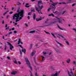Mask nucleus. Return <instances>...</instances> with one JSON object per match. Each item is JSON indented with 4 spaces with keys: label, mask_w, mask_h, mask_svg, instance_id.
Segmentation results:
<instances>
[{
    "label": "nucleus",
    "mask_w": 76,
    "mask_h": 76,
    "mask_svg": "<svg viewBox=\"0 0 76 76\" xmlns=\"http://www.w3.org/2000/svg\"><path fill=\"white\" fill-rule=\"evenodd\" d=\"M23 10H21L20 12L18 13H16L12 17L13 19L16 20V22L20 21V20L22 19V18L23 17Z\"/></svg>",
    "instance_id": "obj_1"
},
{
    "label": "nucleus",
    "mask_w": 76,
    "mask_h": 76,
    "mask_svg": "<svg viewBox=\"0 0 76 76\" xmlns=\"http://www.w3.org/2000/svg\"><path fill=\"white\" fill-rule=\"evenodd\" d=\"M25 58L26 60L27 64L29 66V67L30 69L31 70H32V66H31V64L29 63V60H28V59L27 58Z\"/></svg>",
    "instance_id": "obj_2"
},
{
    "label": "nucleus",
    "mask_w": 76,
    "mask_h": 76,
    "mask_svg": "<svg viewBox=\"0 0 76 76\" xmlns=\"http://www.w3.org/2000/svg\"><path fill=\"white\" fill-rule=\"evenodd\" d=\"M7 44H8L9 45L10 49L11 50H12V49H13V48H14V47H13V45H12L11 43H10V42H7Z\"/></svg>",
    "instance_id": "obj_3"
},
{
    "label": "nucleus",
    "mask_w": 76,
    "mask_h": 76,
    "mask_svg": "<svg viewBox=\"0 0 76 76\" xmlns=\"http://www.w3.org/2000/svg\"><path fill=\"white\" fill-rule=\"evenodd\" d=\"M55 34H56V35H59V36L61 37H62V38H63V39H64V37L63 36H62V34H61L59 33H55Z\"/></svg>",
    "instance_id": "obj_4"
},
{
    "label": "nucleus",
    "mask_w": 76,
    "mask_h": 76,
    "mask_svg": "<svg viewBox=\"0 0 76 76\" xmlns=\"http://www.w3.org/2000/svg\"><path fill=\"white\" fill-rule=\"evenodd\" d=\"M56 42H57V43H58V44H59V45H60V46H61V47H63V44H61V43H60L57 41L56 40Z\"/></svg>",
    "instance_id": "obj_5"
},
{
    "label": "nucleus",
    "mask_w": 76,
    "mask_h": 76,
    "mask_svg": "<svg viewBox=\"0 0 76 76\" xmlns=\"http://www.w3.org/2000/svg\"><path fill=\"white\" fill-rule=\"evenodd\" d=\"M35 53H36L35 51L32 52L31 53V56H32V57L34 56V55L35 54Z\"/></svg>",
    "instance_id": "obj_6"
},
{
    "label": "nucleus",
    "mask_w": 76,
    "mask_h": 76,
    "mask_svg": "<svg viewBox=\"0 0 76 76\" xmlns=\"http://www.w3.org/2000/svg\"><path fill=\"white\" fill-rule=\"evenodd\" d=\"M17 73V71H13L12 72H11V75H15Z\"/></svg>",
    "instance_id": "obj_7"
},
{
    "label": "nucleus",
    "mask_w": 76,
    "mask_h": 76,
    "mask_svg": "<svg viewBox=\"0 0 76 76\" xmlns=\"http://www.w3.org/2000/svg\"><path fill=\"white\" fill-rule=\"evenodd\" d=\"M35 9L37 12H39V14H40V12H39V11L40 12V10H38V8L37 7H35Z\"/></svg>",
    "instance_id": "obj_8"
},
{
    "label": "nucleus",
    "mask_w": 76,
    "mask_h": 76,
    "mask_svg": "<svg viewBox=\"0 0 76 76\" xmlns=\"http://www.w3.org/2000/svg\"><path fill=\"white\" fill-rule=\"evenodd\" d=\"M41 57L42 58V60L41 61V62H44V60H45V59H44V57L42 56H41Z\"/></svg>",
    "instance_id": "obj_9"
},
{
    "label": "nucleus",
    "mask_w": 76,
    "mask_h": 76,
    "mask_svg": "<svg viewBox=\"0 0 76 76\" xmlns=\"http://www.w3.org/2000/svg\"><path fill=\"white\" fill-rule=\"evenodd\" d=\"M58 3V2H56L55 3H53V4H52V5L53 6H56V5H57Z\"/></svg>",
    "instance_id": "obj_10"
},
{
    "label": "nucleus",
    "mask_w": 76,
    "mask_h": 76,
    "mask_svg": "<svg viewBox=\"0 0 76 76\" xmlns=\"http://www.w3.org/2000/svg\"><path fill=\"white\" fill-rule=\"evenodd\" d=\"M36 32H37V31L35 30L29 32V33L30 34H32L33 33H35Z\"/></svg>",
    "instance_id": "obj_11"
},
{
    "label": "nucleus",
    "mask_w": 76,
    "mask_h": 76,
    "mask_svg": "<svg viewBox=\"0 0 76 76\" xmlns=\"http://www.w3.org/2000/svg\"><path fill=\"white\" fill-rule=\"evenodd\" d=\"M42 20V18H41V17H40V18H36V20L37 21H39V20Z\"/></svg>",
    "instance_id": "obj_12"
},
{
    "label": "nucleus",
    "mask_w": 76,
    "mask_h": 76,
    "mask_svg": "<svg viewBox=\"0 0 76 76\" xmlns=\"http://www.w3.org/2000/svg\"><path fill=\"white\" fill-rule=\"evenodd\" d=\"M58 76V73H56L54 75H51V76Z\"/></svg>",
    "instance_id": "obj_13"
},
{
    "label": "nucleus",
    "mask_w": 76,
    "mask_h": 76,
    "mask_svg": "<svg viewBox=\"0 0 76 76\" xmlns=\"http://www.w3.org/2000/svg\"><path fill=\"white\" fill-rule=\"evenodd\" d=\"M66 62V63H68V64L70 63V59H67Z\"/></svg>",
    "instance_id": "obj_14"
},
{
    "label": "nucleus",
    "mask_w": 76,
    "mask_h": 76,
    "mask_svg": "<svg viewBox=\"0 0 76 76\" xmlns=\"http://www.w3.org/2000/svg\"><path fill=\"white\" fill-rule=\"evenodd\" d=\"M22 52L24 53V54H26V49H23L22 50Z\"/></svg>",
    "instance_id": "obj_15"
},
{
    "label": "nucleus",
    "mask_w": 76,
    "mask_h": 76,
    "mask_svg": "<svg viewBox=\"0 0 76 76\" xmlns=\"http://www.w3.org/2000/svg\"><path fill=\"white\" fill-rule=\"evenodd\" d=\"M36 18V15H35V14L34 13L33 16V18L34 20H35Z\"/></svg>",
    "instance_id": "obj_16"
},
{
    "label": "nucleus",
    "mask_w": 76,
    "mask_h": 76,
    "mask_svg": "<svg viewBox=\"0 0 76 76\" xmlns=\"http://www.w3.org/2000/svg\"><path fill=\"white\" fill-rule=\"evenodd\" d=\"M49 16H52L53 17H54L55 16L54 15H53V14H49L48 15Z\"/></svg>",
    "instance_id": "obj_17"
},
{
    "label": "nucleus",
    "mask_w": 76,
    "mask_h": 76,
    "mask_svg": "<svg viewBox=\"0 0 76 76\" xmlns=\"http://www.w3.org/2000/svg\"><path fill=\"white\" fill-rule=\"evenodd\" d=\"M38 7H39V9H40V10H41V9H42V7H43V6H42L41 7V6H39V5Z\"/></svg>",
    "instance_id": "obj_18"
},
{
    "label": "nucleus",
    "mask_w": 76,
    "mask_h": 76,
    "mask_svg": "<svg viewBox=\"0 0 76 76\" xmlns=\"http://www.w3.org/2000/svg\"><path fill=\"white\" fill-rule=\"evenodd\" d=\"M55 51H56V52H57V53H60V51H58V49H57L55 48Z\"/></svg>",
    "instance_id": "obj_19"
},
{
    "label": "nucleus",
    "mask_w": 76,
    "mask_h": 76,
    "mask_svg": "<svg viewBox=\"0 0 76 76\" xmlns=\"http://www.w3.org/2000/svg\"><path fill=\"white\" fill-rule=\"evenodd\" d=\"M33 45V44H31L30 45V46L29 48V49L30 50H31V49H32V46Z\"/></svg>",
    "instance_id": "obj_20"
},
{
    "label": "nucleus",
    "mask_w": 76,
    "mask_h": 76,
    "mask_svg": "<svg viewBox=\"0 0 76 76\" xmlns=\"http://www.w3.org/2000/svg\"><path fill=\"white\" fill-rule=\"evenodd\" d=\"M58 15H59V16H62V15H63V13L62 12H60L59 13Z\"/></svg>",
    "instance_id": "obj_21"
},
{
    "label": "nucleus",
    "mask_w": 76,
    "mask_h": 76,
    "mask_svg": "<svg viewBox=\"0 0 76 76\" xmlns=\"http://www.w3.org/2000/svg\"><path fill=\"white\" fill-rule=\"evenodd\" d=\"M38 4H42V1H38Z\"/></svg>",
    "instance_id": "obj_22"
},
{
    "label": "nucleus",
    "mask_w": 76,
    "mask_h": 76,
    "mask_svg": "<svg viewBox=\"0 0 76 76\" xmlns=\"http://www.w3.org/2000/svg\"><path fill=\"white\" fill-rule=\"evenodd\" d=\"M57 26L58 28H59V29L61 30H63V29L61 28H60V26H58V24L57 25Z\"/></svg>",
    "instance_id": "obj_23"
},
{
    "label": "nucleus",
    "mask_w": 76,
    "mask_h": 76,
    "mask_svg": "<svg viewBox=\"0 0 76 76\" xmlns=\"http://www.w3.org/2000/svg\"><path fill=\"white\" fill-rule=\"evenodd\" d=\"M21 41V40H20V39H18V44L19 45L20 44V42Z\"/></svg>",
    "instance_id": "obj_24"
},
{
    "label": "nucleus",
    "mask_w": 76,
    "mask_h": 76,
    "mask_svg": "<svg viewBox=\"0 0 76 76\" xmlns=\"http://www.w3.org/2000/svg\"><path fill=\"white\" fill-rule=\"evenodd\" d=\"M34 67H35V69L36 71H37V70H39V67H38L37 68V67H36V66H34Z\"/></svg>",
    "instance_id": "obj_25"
},
{
    "label": "nucleus",
    "mask_w": 76,
    "mask_h": 76,
    "mask_svg": "<svg viewBox=\"0 0 76 76\" xmlns=\"http://www.w3.org/2000/svg\"><path fill=\"white\" fill-rule=\"evenodd\" d=\"M55 8H56V7H55V8L53 7H52V9H53L52 11H53V12H54V11L55 10Z\"/></svg>",
    "instance_id": "obj_26"
},
{
    "label": "nucleus",
    "mask_w": 76,
    "mask_h": 76,
    "mask_svg": "<svg viewBox=\"0 0 76 76\" xmlns=\"http://www.w3.org/2000/svg\"><path fill=\"white\" fill-rule=\"evenodd\" d=\"M65 42L66 43V44H67L68 45H70V44H69V42L66 41H65Z\"/></svg>",
    "instance_id": "obj_27"
},
{
    "label": "nucleus",
    "mask_w": 76,
    "mask_h": 76,
    "mask_svg": "<svg viewBox=\"0 0 76 76\" xmlns=\"http://www.w3.org/2000/svg\"><path fill=\"white\" fill-rule=\"evenodd\" d=\"M53 22H51L50 23L49 25H50V26H51L52 25H53Z\"/></svg>",
    "instance_id": "obj_28"
},
{
    "label": "nucleus",
    "mask_w": 76,
    "mask_h": 76,
    "mask_svg": "<svg viewBox=\"0 0 76 76\" xmlns=\"http://www.w3.org/2000/svg\"><path fill=\"white\" fill-rule=\"evenodd\" d=\"M17 5H18V6H19L20 5H21V3H20L19 2H18V3H17Z\"/></svg>",
    "instance_id": "obj_29"
},
{
    "label": "nucleus",
    "mask_w": 76,
    "mask_h": 76,
    "mask_svg": "<svg viewBox=\"0 0 76 76\" xmlns=\"http://www.w3.org/2000/svg\"><path fill=\"white\" fill-rule=\"evenodd\" d=\"M71 71L70 72V73L72 74V76H74V74L73 73V72H72V69H71Z\"/></svg>",
    "instance_id": "obj_30"
},
{
    "label": "nucleus",
    "mask_w": 76,
    "mask_h": 76,
    "mask_svg": "<svg viewBox=\"0 0 76 76\" xmlns=\"http://www.w3.org/2000/svg\"><path fill=\"white\" fill-rule=\"evenodd\" d=\"M58 23H61V24H63V22H62L60 20H58Z\"/></svg>",
    "instance_id": "obj_31"
},
{
    "label": "nucleus",
    "mask_w": 76,
    "mask_h": 76,
    "mask_svg": "<svg viewBox=\"0 0 76 76\" xmlns=\"http://www.w3.org/2000/svg\"><path fill=\"white\" fill-rule=\"evenodd\" d=\"M73 64H75V65H76V62L75 61H74L72 62Z\"/></svg>",
    "instance_id": "obj_32"
},
{
    "label": "nucleus",
    "mask_w": 76,
    "mask_h": 76,
    "mask_svg": "<svg viewBox=\"0 0 76 76\" xmlns=\"http://www.w3.org/2000/svg\"><path fill=\"white\" fill-rule=\"evenodd\" d=\"M57 21H56L52 22V23L53 24H54V23H57Z\"/></svg>",
    "instance_id": "obj_33"
},
{
    "label": "nucleus",
    "mask_w": 76,
    "mask_h": 76,
    "mask_svg": "<svg viewBox=\"0 0 76 76\" xmlns=\"http://www.w3.org/2000/svg\"><path fill=\"white\" fill-rule=\"evenodd\" d=\"M9 12V11H7L5 12L4 14H3V15L4 16V15H6V13H7V12Z\"/></svg>",
    "instance_id": "obj_34"
},
{
    "label": "nucleus",
    "mask_w": 76,
    "mask_h": 76,
    "mask_svg": "<svg viewBox=\"0 0 76 76\" xmlns=\"http://www.w3.org/2000/svg\"><path fill=\"white\" fill-rule=\"evenodd\" d=\"M51 35H52L53 36V37L55 38H56V36L54 35V34H52V33H51Z\"/></svg>",
    "instance_id": "obj_35"
},
{
    "label": "nucleus",
    "mask_w": 76,
    "mask_h": 76,
    "mask_svg": "<svg viewBox=\"0 0 76 76\" xmlns=\"http://www.w3.org/2000/svg\"><path fill=\"white\" fill-rule=\"evenodd\" d=\"M14 63H15V64H18V63L17 62V61H16V60H15L14 61Z\"/></svg>",
    "instance_id": "obj_36"
},
{
    "label": "nucleus",
    "mask_w": 76,
    "mask_h": 76,
    "mask_svg": "<svg viewBox=\"0 0 76 76\" xmlns=\"http://www.w3.org/2000/svg\"><path fill=\"white\" fill-rule=\"evenodd\" d=\"M44 32L46 33V34H50V33H48V32L47 31H44Z\"/></svg>",
    "instance_id": "obj_37"
},
{
    "label": "nucleus",
    "mask_w": 76,
    "mask_h": 76,
    "mask_svg": "<svg viewBox=\"0 0 76 76\" xmlns=\"http://www.w3.org/2000/svg\"><path fill=\"white\" fill-rule=\"evenodd\" d=\"M51 10V8H49L48 9V12H50V10Z\"/></svg>",
    "instance_id": "obj_38"
},
{
    "label": "nucleus",
    "mask_w": 76,
    "mask_h": 76,
    "mask_svg": "<svg viewBox=\"0 0 76 76\" xmlns=\"http://www.w3.org/2000/svg\"><path fill=\"white\" fill-rule=\"evenodd\" d=\"M7 49V46L6 45H5V46L4 50H5L6 51V50Z\"/></svg>",
    "instance_id": "obj_39"
},
{
    "label": "nucleus",
    "mask_w": 76,
    "mask_h": 76,
    "mask_svg": "<svg viewBox=\"0 0 76 76\" xmlns=\"http://www.w3.org/2000/svg\"><path fill=\"white\" fill-rule=\"evenodd\" d=\"M66 12V10L63 11L62 12V15L64 14V13H65Z\"/></svg>",
    "instance_id": "obj_40"
},
{
    "label": "nucleus",
    "mask_w": 76,
    "mask_h": 76,
    "mask_svg": "<svg viewBox=\"0 0 76 76\" xmlns=\"http://www.w3.org/2000/svg\"><path fill=\"white\" fill-rule=\"evenodd\" d=\"M57 12H58V11H56L55 12H54V11H53V13H54V14H55V13H57Z\"/></svg>",
    "instance_id": "obj_41"
},
{
    "label": "nucleus",
    "mask_w": 76,
    "mask_h": 76,
    "mask_svg": "<svg viewBox=\"0 0 76 76\" xmlns=\"http://www.w3.org/2000/svg\"><path fill=\"white\" fill-rule=\"evenodd\" d=\"M43 53L44 55H45V54H47V52H43Z\"/></svg>",
    "instance_id": "obj_42"
},
{
    "label": "nucleus",
    "mask_w": 76,
    "mask_h": 76,
    "mask_svg": "<svg viewBox=\"0 0 76 76\" xmlns=\"http://www.w3.org/2000/svg\"><path fill=\"white\" fill-rule=\"evenodd\" d=\"M18 47H21V48H23V47H22V45H19L18 46Z\"/></svg>",
    "instance_id": "obj_43"
},
{
    "label": "nucleus",
    "mask_w": 76,
    "mask_h": 76,
    "mask_svg": "<svg viewBox=\"0 0 76 76\" xmlns=\"http://www.w3.org/2000/svg\"><path fill=\"white\" fill-rule=\"evenodd\" d=\"M12 32H9L8 34V35H10V34H12Z\"/></svg>",
    "instance_id": "obj_44"
},
{
    "label": "nucleus",
    "mask_w": 76,
    "mask_h": 76,
    "mask_svg": "<svg viewBox=\"0 0 76 76\" xmlns=\"http://www.w3.org/2000/svg\"><path fill=\"white\" fill-rule=\"evenodd\" d=\"M30 76H33V75H32V73L31 71H30Z\"/></svg>",
    "instance_id": "obj_45"
},
{
    "label": "nucleus",
    "mask_w": 76,
    "mask_h": 76,
    "mask_svg": "<svg viewBox=\"0 0 76 76\" xmlns=\"http://www.w3.org/2000/svg\"><path fill=\"white\" fill-rule=\"evenodd\" d=\"M45 26H50V25L49 24H48V25H45Z\"/></svg>",
    "instance_id": "obj_46"
},
{
    "label": "nucleus",
    "mask_w": 76,
    "mask_h": 76,
    "mask_svg": "<svg viewBox=\"0 0 76 76\" xmlns=\"http://www.w3.org/2000/svg\"><path fill=\"white\" fill-rule=\"evenodd\" d=\"M7 58L9 60H10V57L9 56H7Z\"/></svg>",
    "instance_id": "obj_47"
},
{
    "label": "nucleus",
    "mask_w": 76,
    "mask_h": 76,
    "mask_svg": "<svg viewBox=\"0 0 76 76\" xmlns=\"http://www.w3.org/2000/svg\"><path fill=\"white\" fill-rule=\"evenodd\" d=\"M75 5H76V4L74 3L72 4V6H75Z\"/></svg>",
    "instance_id": "obj_48"
},
{
    "label": "nucleus",
    "mask_w": 76,
    "mask_h": 76,
    "mask_svg": "<svg viewBox=\"0 0 76 76\" xmlns=\"http://www.w3.org/2000/svg\"><path fill=\"white\" fill-rule=\"evenodd\" d=\"M14 34H16L17 33V31H14Z\"/></svg>",
    "instance_id": "obj_49"
},
{
    "label": "nucleus",
    "mask_w": 76,
    "mask_h": 76,
    "mask_svg": "<svg viewBox=\"0 0 76 76\" xmlns=\"http://www.w3.org/2000/svg\"><path fill=\"white\" fill-rule=\"evenodd\" d=\"M13 12H10L9 14H10V15H11L12 14V13H13Z\"/></svg>",
    "instance_id": "obj_50"
},
{
    "label": "nucleus",
    "mask_w": 76,
    "mask_h": 76,
    "mask_svg": "<svg viewBox=\"0 0 76 76\" xmlns=\"http://www.w3.org/2000/svg\"><path fill=\"white\" fill-rule=\"evenodd\" d=\"M9 29V26L7 28H6V30H7V29Z\"/></svg>",
    "instance_id": "obj_51"
},
{
    "label": "nucleus",
    "mask_w": 76,
    "mask_h": 76,
    "mask_svg": "<svg viewBox=\"0 0 76 76\" xmlns=\"http://www.w3.org/2000/svg\"><path fill=\"white\" fill-rule=\"evenodd\" d=\"M30 6L29 5V6H25V7H27V8H29V7H30Z\"/></svg>",
    "instance_id": "obj_52"
},
{
    "label": "nucleus",
    "mask_w": 76,
    "mask_h": 76,
    "mask_svg": "<svg viewBox=\"0 0 76 76\" xmlns=\"http://www.w3.org/2000/svg\"><path fill=\"white\" fill-rule=\"evenodd\" d=\"M9 15H7V17H6L7 19H8V18H9Z\"/></svg>",
    "instance_id": "obj_53"
},
{
    "label": "nucleus",
    "mask_w": 76,
    "mask_h": 76,
    "mask_svg": "<svg viewBox=\"0 0 76 76\" xmlns=\"http://www.w3.org/2000/svg\"><path fill=\"white\" fill-rule=\"evenodd\" d=\"M13 31H14L15 30V27H13L11 29Z\"/></svg>",
    "instance_id": "obj_54"
},
{
    "label": "nucleus",
    "mask_w": 76,
    "mask_h": 76,
    "mask_svg": "<svg viewBox=\"0 0 76 76\" xmlns=\"http://www.w3.org/2000/svg\"><path fill=\"white\" fill-rule=\"evenodd\" d=\"M62 63H63V66H66V65H65V64H64V62H62Z\"/></svg>",
    "instance_id": "obj_55"
},
{
    "label": "nucleus",
    "mask_w": 76,
    "mask_h": 76,
    "mask_svg": "<svg viewBox=\"0 0 76 76\" xmlns=\"http://www.w3.org/2000/svg\"><path fill=\"white\" fill-rule=\"evenodd\" d=\"M18 63L19 64H21V63L20 62V61H18Z\"/></svg>",
    "instance_id": "obj_56"
},
{
    "label": "nucleus",
    "mask_w": 76,
    "mask_h": 76,
    "mask_svg": "<svg viewBox=\"0 0 76 76\" xmlns=\"http://www.w3.org/2000/svg\"><path fill=\"white\" fill-rule=\"evenodd\" d=\"M35 75L36 76H39L38 75H37V72H36Z\"/></svg>",
    "instance_id": "obj_57"
},
{
    "label": "nucleus",
    "mask_w": 76,
    "mask_h": 76,
    "mask_svg": "<svg viewBox=\"0 0 76 76\" xmlns=\"http://www.w3.org/2000/svg\"><path fill=\"white\" fill-rule=\"evenodd\" d=\"M28 19H30V16H28Z\"/></svg>",
    "instance_id": "obj_58"
},
{
    "label": "nucleus",
    "mask_w": 76,
    "mask_h": 76,
    "mask_svg": "<svg viewBox=\"0 0 76 76\" xmlns=\"http://www.w3.org/2000/svg\"><path fill=\"white\" fill-rule=\"evenodd\" d=\"M25 25L27 27H28V25H27V24L26 23L25 24Z\"/></svg>",
    "instance_id": "obj_59"
},
{
    "label": "nucleus",
    "mask_w": 76,
    "mask_h": 76,
    "mask_svg": "<svg viewBox=\"0 0 76 76\" xmlns=\"http://www.w3.org/2000/svg\"><path fill=\"white\" fill-rule=\"evenodd\" d=\"M58 3L59 4H62V3L61 2H59Z\"/></svg>",
    "instance_id": "obj_60"
},
{
    "label": "nucleus",
    "mask_w": 76,
    "mask_h": 76,
    "mask_svg": "<svg viewBox=\"0 0 76 76\" xmlns=\"http://www.w3.org/2000/svg\"><path fill=\"white\" fill-rule=\"evenodd\" d=\"M31 11V12H35V10H32Z\"/></svg>",
    "instance_id": "obj_61"
},
{
    "label": "nucleus",
    "mask_w": 76,
    "mask_h": 76,
    "mask_svg": "<svg viewBox=\"0 0 76 76\" xmlns=\"http://www.w3.org/2000/svg\"><path fill=\"white\" fill-rule=\"evenodd\" d=\"M28 5H29V4L26 3V5L25 6H28Z\"/></svg>",
    "instance_id": "obj_62"
},
{
    "label": "nucleus",
    "mask_w": 76,
    "mask_h": 76,
    "mask_svg": "<svg viewBox=\"0 0 76 76\" xmlns=\"http://www.w3.org/2000/svg\"><path fill=\"white\" fill-rule=\"evenodd\" d=\"M12 10H14V7H12Z\"/></svg>",
    "instance_id": "obj_63"
},
{
    "label": "nucleus",
    "mask_w": 76,
    "mask_h": 76,
    "mask_svg": "<svg viewBox=\"0 0 76 76\" xmlns=\"http://www.w3.org/2000/svg\"><path fill=\"white\" fill-rule=\"evenodd\" d=\"M31 15V14L30 13H28V15Z\"/></svg>",
    "instance_id": "obj_64"
}]
</instances>
